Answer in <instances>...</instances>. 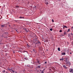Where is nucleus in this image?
<instances>
[{"label":"nucleus","instance_id":"nucleus-1","mask_svg":"<svg viewBox=\"0 0 73 73\" xmlns=\"http://www.w3.org/2000/svg\"><path fill=\"white\" fill-rule=\"evenodd\" d=\"M35 42L36 44H39L40 45L41 44V42H39L38 40H37V36L36 35L35 36Z\"/></svg>","mask_w":73,"mask_h":73},{"label":"nucleus","instance_id":"nucleus-2","mask_svg":"<svg viewBox=\"0 0 73 73\" xmlns=\"http://www.w3.org/2000/svg\"><path fill=\"white\" fill-rule=\"evenodd\" d=\"M36 63H38V64H39V65L41 64V63H40V61L38 60V59H36Z\"/></svg>","mask_w":73,"mask_h":73},{"label":"nucleus","instance_id":"nucleus-3","mask_svg":"<svg viewBox=\"0 0 73 73\" xmlns=\"http://www.w3.org/2000/svg\"><path fill=\"white\" fill-rule=\"evenodd\" d=\"M63 67L65 69H68V67H66L65 65H63Z\"/></svg>","mask_w":73,"mask_h":73},{"label":"nucleus","instance_id":"nucleus-4","mask_svg":"<svg viewBox=\"0 0 73 73\" xmlns=\"http://www.w3.org/2000/svg\"><path fill=\"white\" fill-rule=\"evenodd\" d=\"M66 64H68V63H69V62L68 61H67V58H66Z\"/></svg>","mask_w":73,"mask_h":73},{"label":"nucleus","instance_id":"nucleus-5","mask_svg":"<svg viewBox=\"0 0 73 73\" xmlns=\"http://www.w3.org/2000/svg\"><path fill=\"white\" fill-rule=\"evenodd\" d=\"M70 72H72V73H73V68H70Z\"/></svg>","mask_w":73,"mask_h":73},{"label":"nucleus","instance_id":"nucleus-6","mask_svg":"<svg viewBox=\"0 0 73 73\" xmlns=\"http://www.w3.org/2000/svg\"><path fill=\"white\" fill-rule=\"evenodd\" d=\"M65 28H67V27H66V26L64 25L63 26V29H64Z\"/></svg>","mask_w":73,"mask_h":73},{"label":"nucleus","instance_id":"nucleus-7","mask_svg":"<svg viewBox=\"0 0 73 73\" xmlns=\"http://www.w3.org/2000/svg\"><path fill=\"white\" fill-rule=\"evenodd\" d=\"M15 7L17 8H19V6H16Z\"/></svg>","mask_w":73,"mask_h":73},{"label":"nucleus","instance_id":"nucleus-8","mask_svg":"<svg viewBox=\"0 0 73 73\" xmlns=\"http://www.w3.org/2000/svg\"><path fill=\"white\" fill-rule=\"evenodd\" d=\"M62 55H65V52L62 53Z\"/></svg>","mask_w":73,"mask_h":73},{"label":"nucleus","instance_id":"nucleus-9","mask_svg":"<svg viewBox=\"0 0 73 73\" xmlns=\"http://www.w3.org/2000/svg\"><path fill=\"white\" fill-rule=\"evenodd\" d=\"M64 58H62L60 59V61H61V60H62V61H63V60H64Z\"/></svg>","mask_w":73,"mask_h":73},{"label":"nucleus","instance_id":"nucleus-10","mask_svg":"<svg viewBox=\"0 0 73 73\" xmlns=\"http://www.w3.org/2000/svg\"><path fill=\"white\" fill-rule=\"evenodd\" d=\"M37 67L38 68H40V66H37Z\"/></svg>","mask_w":73,"mask_h":73},{"label":"nucleus","instance_id":"nucleus-11","mask_svg":"<svg viewBox=\"0 0 73 73\" xmlns=\"http://www.w3.org/2000/svg\"><path fill=\"white\" fill-rule=\"evenodd\" d=\"M11 71L13 72V73H14L15 72V70H11Z\"/></svg>","mask_w":73,"mask_h":73},{"label":"nucleus","instance_id":"nucleus-12","mask_svg":"<svg viewBox=\"0 0 73 73\" xmlns=\"http://www.w3.org/2000/svg\"><path fill=\"white\" fill-rule=\"evenodd\" d=\"M25 31L27 33L28 32V31L27 30V29H25Z\"/></svg>","mask_w":73,"mask_h":73},{"label":"nucleus","instance_id":"nucleus-13","mask_svg":"<svg viewBox=\"0 0 73 73\" xmlns=\"http://www.w3.org/2000/svg\"><path fill=\"white\" fill-rule=\"evenodd\" d=\"M58 51H60V48H58Z\"/></svg>","mask_w":73,"mask_h":73},{"label":"nucleus","instance_id":"nucleus-14","mask_svg":"<svg viewBox=\"0 0 73 73\" xmlns=\"http://www.w3.org/2000/svg\"><path fill=\"white\" fill-rule=\"evenodd\" d=\"M8 70H9V71H11V70L9 68H8Z\"/></svg>","mask_w":73,"mask_h":73},{"label":"nucleus","instance_id":"nucleus-15","mask_svg":"<svg viewBox=\"0 0 73 73\" xmlns=\"http://www.w3.org/2000/svg\"><path fill=\"white\" fill-rule=\"evenodd\" d=\"M59 32H62V31L61 30H60L59 31Z\"/></svg>","mask_w":73,"mask_h":73},{"label":"nucleus","instance_id":"nucleus-16","mask_svg":"<svg viewBox=\"0 0 73 73\" xmlns=\"http://www.w3.org/2000/svg\"><path fill=\"white\" fill-rule=\"evenodd\" d=\"M70 34H69L68 35V37H70Z\"/></svg>","mask_w":73,"mask_h":73},{"label":"nucleus","instance_id":"nucleus-17","mask_svg":"<svg viewBox=\"0 0 73 73\" xmlns=\"http://www.w3.org/2000/svg\"><path fill=\"white\" fill-rule=\"evenodd\" d=\"M45 4H46L47 5V4H48V2H46V3H45Z\"/></svg>","mask_w":73,"mask_h":73},{"label":"nucleus","instance_id":"nucleus-18","mask_svg":"<svg viewBox=\"0 0 73 73\" xmlns=\"http://www.w3.org/2000/svg\"><path fill=\"white\" fill-rule=\"evenodd\" d=\"M52 30H53V29L52 28L50 29V31H52Z\"/></svg>","mask_w":73,"mask_h":73},{"label":"nucleus","instance_id":"nucleus-19","mask_svg":"<svg viewBox=\"0 0 73 73\" xmlns=\"http://www.w3.org/2000/svg\"><path fill=\"white\" fill-rule=\"evenodd\" d=\"M3 73H5V70H4L3 71Z\"/></svg>","mask_w":73,"mask_h":73},{"label":"nucleus","instance_id":"nucleus-20","mask_svg":"<svg viewBox=\"0 0 73 73\" xmlns=\"http://www.w3.org/2000/svg\"><path fill=\"white\" fill-rule=\"evenodd\" d=\"M46 42H48V40H47V39L46 40Z\"/></svg>","mask_w":73,"mask_h":73},{"label":"nucleus","instance_id":"nucleus-21","mask_svg":"<svg viewBox=\"0 0 73 73\" xmlns=\"http://www.w3.org/2000/svg\"><path fill=\"white\" fill-rule=\"evenodd\" d=\"M52 22H54V20H53V19H52Z\"/></svg>","mask_w":73,"mask_h":73},{"label":"nucleus","instance_id":"nucleus-22","mask_svg":"<svg viewBox=\"0 0 73 73\" xmlns=\"http://www.w3.org/2000/svg\"><path fill=\"white\" fill-rule=\"evenodd\" d=\"M66 34V32L65 31L64 33V35H65Z\"/></svg>","mask_w":73,"mask_h":73},{"label":"nucleus","instance_id":"nucleus-23","mask_svg":"<svg viewBox=\"0 0 73 73\" xmlns=\"http://www.w3.org/2000/svg\"><path fill=\"white\" fill-rule=\"evenodd\" d=\"M19 18V19H22V17H20Z\"/></svg>","mask_w":73,"mask_h":73},{"label":"nucleus","instance_id":"nucleus-24","mask_svg":"<svg viewBox=\"0 0 73 73\" xmlns=\"http://www.w3.org/2000/svg\"><path fill=\"white\" fill-rule=\"evenodd\" d=\"M27 46H29L28 45V44H27Z\"/></svg>","mask_w":73,"mask_h":73},{"label":"nucleus","instance_id":"nucleus-25","mask_svg":"<svg viewBox=\"0 0 73 73\" xmlns=\"http://www.w3.org/2000/svg\"><path fill=\"white\" fill-rule=\"evenodd\" d=\"M1 27H4V26L3 25H2L1 26Z\"/></svg>","mask_w":73,"mask_h":73},{"label":"nucleus","instance_id":"nucleus-26","mask_svg":"<svg viewBox=\"0 0 73 73\" xmlns=\"http://www.w3.org/2000/svg\"><path fill=\"white\" fill-rule=\"evenodd\" d=\"M68 31H67V32H69L70 31V29H68Z\"/></svg>","mask_w":73,"mask_h":73},{"label":"nucleus","instance_id":"nucleus-27","mask_svg":"<svg viewBox=\"0 0 73 73\" xmlns=\"http://www.w3.org/2000/svg\"><path fill=\"white\" fill-rule=\"evenodd\" d=\"M71 35H72V36H73V34L72 33H71Z\"/></svg>","mask_w":73,"mask_h":73},{"label":"nucleus","instance_id":"nucleus-28","mask_svg":"<svg viewBox=\"0 0 73 73\" xmlns=\"http://www.w3.org/2000/svg\"><path fill=\"white\" fill-rule=\"evenodd\" d=\"M22 19H24V17H22Z\"/></svg>","mask_w":73,"mask_h":73},{"label":"nucleus","instance_id":"nucleus-29","mask_svg":"<svg viewBox=\"0 0 73 73\" xmlns=\"http://www.w3.org/2000/svg\"><path fill=\"white\" fill-rule=\"evenodd\" d=\"M46 63H47V62H45V64H46Z\"/></svg>","mask_w":73,"mask_h":73},{"label":"nucleus","instance_id":"nucleus-30","mask_svg":"<svg viewBox=\"0 0 73 73\" xmlns=\"http://www.w3.org/2000/svg\"><path fill=\"white\" fill-rule=\"evenodd\" d=\"M16 31H17V32H18V31H17V30H16Z\"/></svg>","mask_w":73,"mask_h":73},{"label":"nucleus","instance_id":"nucleus-31","mask_svg":"<svg viewBox=\"0 0 73 73\" xmlns=\"http://www.w3.org/2000/svg\"><path fill=\"white\" fill-rule=\"evenodd\" d=\"M71 28H72V29L73 28V26Z\"/></svg>","mask_w":73,"mask_h":73},{"label":"nucleus","instance_id":"nucleus-32","mask_svg":"<svg viewBox=\"0 0 73 73\" xmlns=\"http://www.w3.org/2000/svg\"><path fill=\"white\" fill-rule=\"evenodd\" d=\"M16 21V22H17V21Z\"/></svg>","mask_w":73,"mask_h":73},{"label":"nucleus","instance_id":"nucleus-33","mask_svg":"<svg viewBox=\"0 0 73 73\" xmlns=\"http://www.w3.org/2000/svg\"><path fill=\"white\" fill-rule=\"evenodd\" d=\"M13 53H15V51H13Z\"/></svg>","mask_w":73,"mask_h":73},{"label":"nucleus","instance_id":"nucleus-34","mask_svg":"<svg viewBox=\"0 0 73 73\" xmlns=\"http://www.w3.org/2000/svg\"><path fill=\"white\" fill-rule=\"evenodd\" d=\"M41 73H44V72L42 71V72Z\"/></svg>","mask_w":73,"mask_h":73},{"label":"nucleus","instance_id":"nucleus-35","mask_svg":"<svg viewBox=\"0 0 73 73\" xmlns=\"http://www.w3.org/2000/svg\"><path fill=\"white\" fill-rule=\"evenodd\" d=\"M66 66H68V65H66Z\"/></svg>","mask_w":73,"mask_h":73},{"label":"nucleus","instance_id":"nucleus-36","mask_svg":"<svg viewBox=\"0 0 73 73\" xmlns=\"http://www.w3.org/2000/svg\"><path fill=\"white\" fill-rule=\"evenodd\" d=\"M0 20H1V18L0 17Z\"/></svg>","mask_w":73,"mask_h":73},{"label":"nucleus","instance_id":"nucleus-37","mask_svg":"<svg viewBox=\"0 0 73 73\" xmlns=\"http://www.w3.org/2000/svg\"><path fill=\"white\" fill-rule=\"evenodd\" d=\"M70 54H72V53L70 52Z\"/></svg>","mask_w":73,"mask_h":73},{"label":"nucleus","instance_id":"nucleus-38","mask_svg":"<svg viewBox=\"0 0 73 73\" xmlns=\"http://www.w3.org/2000/svg\"><path fill=\"white\" fill-rule=\"evenodd\" d=\"M59 0V1H61V0Z\"/></svg>","mask_w":73,"mask_h":73},{"label":"nucleus","instance_id":"nucleus-39","mask_svg":"<svg viewBox=\"0 0 73 73\" xmlns=\"http://www.w3.org/2000/svg\"><path fill=\"white\" fill-rule=\"evenodd\" d=\"M46 41H44V42H45Z\"/></svg>","mask_w":73,"mask_h":73},{"label":"nucleus","instance_id":"nucleus-40","mask_svg":"<svg viewBox=\"0 0 73 73\" xmlns=\"http://www.w3.org/2000/svg\"><path fill=\"white\" fill-rule=\"evenodd\" d=\"M4 7H5V5H4Z\"/></svg>","mask_w":73,"mask_h":73}]
</instances>
